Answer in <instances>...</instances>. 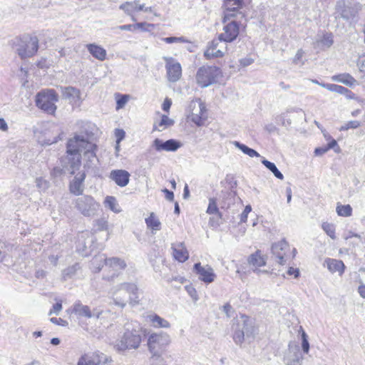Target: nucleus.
Masks as SVG:
<instances>
[{"mask_svg": "<svg viewBox=\"0 0 365 365\" xmlns=\"http://www.w3.org/2000/svg\"><path fill=\"white\" fill-rule=\"evenodd\" d=\"M97 146L88 141L85 136L76 135L70 138L66 145V155L61 158V164L64 172L74 175L81 165L83 156V168L88 172H95L97 169L98 159L96 156Z\"/></svg>", "mask_w": 365, "mask_h": 365, "instance_id": "obj_1", "label": "nucleus"}, {"mask_svg": "<svg viewBox=\"0 0 365 365\" xmlns=\"http://www.w3.org/2000/svg\"><path fill=\"white\" fill-rule=\"evenodd\" d=\"M118 337L113 342L114 349L118 352H125L138 349L142 342L143 334L146 329L135 321H128L122 327L118 326Z\"/></svg>", "mask_w": 365, "mask_h": 365, "instance_id": "obj_2", "label": "nucleus"}, {"mask_svg": "<svg viewBox=\"0 0 365 365\" xmlns=\"http://www.w3.org/2000/svg\"><path fill=\"white\" fill-rule=\"evenodd\" d=\"M138 287L132 282H123L113 287L109 292L113 304L122 309L128 303L134 306L138 304Z\"/></svg>", "mask_w": 365, "mask_h": 365, "instance_id": "obj_3", "label": "nucleus"}, {"mask_svg": "<svg viewBox=\"0 0 365 365\" xmlns=\"http://www.w3.org/2000/svg\"><path fill=\"white\" fill-rule=\"evenodd\" d=\"M233 321V340L237 345H241L245 339L254 337L256 329L253 319L246 315H241Z\"/></svg>", "mask_w": 365, "mask_h": 365, "instance_id": "obj_4", "label": "nucleus"}, {"mask_svg": "<svg viewBox=\"0 0 365 365\" xmlns=\"http://www.w3.org/2000/svg\"><path fill=\"white\" fill-rule=\"evenodd\" d=\"M170 335L164 331L151 333L147 341L148 349L151 354V359H158L170 344Z\"/></svg>", "mask_w": 365, "mask_h": 365, "instance_id": "obj_5", "label": "nucleus"}, {"mask_svg": "<svg viewBox=\"0 0 365 365\" xmlns=\"http://www.w3.org/2000/svg\"><path fill=\"white\" fill-rule=\"evenodd\" d=\"M58 101V96L53 89L43 90L36 96V106L48 114H54L57 106L56 103Z\"/></svg>", "mask_w": 365, "mask_h": 365, "instance_id": "obj_6", "label": "nucleus"}, {"mask_svg": "<svg viewBox=\"0 0 365 365\" xmlns=\"http://www.w3.org/2000/svg\"><path fill=\"white\" fill-rule=\"evenodd\" d=\"M220 75L219 68L214 66H203L196 73L197 83L202 88H206L217 82Z\"/></svg>", "mask_w": 365, "mask_h": 365, "instance_id": "obj_7", "label": "nucleus"}, {"mask_svg": "<svg viewBox=\"0 0 365 365\" xmlns=\"http://www.w3.org/2000/svg\"><path fill=\"white\" fill-rule=\"evenodd\" d=\"M75 207L85 217L96 215L100 204L91 195H82L75 201Z\"/></svg>", "mask_w": 365, "mask_h": 365, "instance_id": "obj_8", "label": "nucleus"}, {"mask_svg": "<svg viewBox=\"0 0 365 365\" xmlns=\"http://www.w3.org/2000/svg\"><path fill=\"white\" fill-rule=\"evenodd\" d=\"M38 49V40L36 36L29 37L28 39H17L16 53L21 58L33 56Z\"/></svg>", "mask_w": 365, "mask_h": 365, "instance_id": "obj_9", "label": "nucleus"}, {"mask_svg": "<svg viewBox=\"0 0 365 365\" xmlns=\"http://www.w3.org/2000/svg\"><path fill=\"white\" fill-rule=\"evenodd\" d=\"M205 111V106L200 99L192 100L187 108V119L200 126L203 123L202 115Z\"/></svg>", "mask_w": 365, "mask_h": 365, "instance_id": "obj_10", "label": "nucleus"}, {"mask_svg": "<svg viewBox=\"0 0 365 365\" xmlns=\"http://www.w3.org/2000/svg\"><path fill=\"white\" fill-rule=\"evenodd\" d=\"M361 6L356 2H345L344 0H339L336 4V11L341 16L346 20L354 18L361 9Z\"/></svg>", "mask_w": 365, "mask_h": 365, "instance_id": "obj_11", "label": "nucleus"}, {"mask_svg": "<svg viewBox=\"0 0 365 365\" xmlns=\"http://www.w3.org/2000/svg\"><path fill=\"white\" fill-rule=\"evenodd\" d=\"M111 361L110 356L101 352H95L91 355L86 354L81 356L78 361V365H106Z\"/></svg>", "mask_w": 365, "mask_h": 365, "instance_id": "obj_12", "label": "nucleus"}, {"mask_svg": "<svg viewBox=\"0 0 365 365\" xmlns=\"http://www.w3.org/2000/svg\"><path fill=\"white\" fill-rule=\"evenodd\" d=\"M266 262L267 257L262 254L260 250H257L247 258L248 264L252 267L253 272L256 273L257 275L269 274V271L259 269V267L264 266Z\"/></svg>", "mask_w": 365, "mask_h": 365, "instance_id": "obj_13", "label": "nucleus"}, {"mask_svg": "<svg viewBox=\"0 0 365 365\" xmlns=\"http://www.w3.org/2000/svg\"><path fill=\"white\" fill-rule=\"evenodd\" d=\"M223 42L222 40H220V38L213 39L208 45L206 51L204 53V56L207 59H211L214 58H220L224 56L226 51L227 46H220V43Z\"/></svg>", "mask_w": 365, "mask_h": 365, "instance_id": "obj_14", "label": "nucleus"}, {"mask_svg": "<svg viewBox=\"0 0 365 365\" xmlns=\"http://www.w3.org/2000/svg\"><path fill=\"white\" fill-rule=\"evenodd\" d=\"M289 250V245L287 241L282 240L272 245V253L278 259L277 262L284 265L287 262V254Z\"/></svg>", "mask_w": 365, "mask_h": 365, "instance_id": "obj_15", "label": "nucleus"}, {"mask_svg": "<svg viewBox=\"0 0 365 365\" xmlns=\"http://www.w3.org/2000/svg\"><path fill=\"white\" fill-rule=\"evenodd\" d=\"M224 32L219 35L220 40L225 43H231L235 41L240 33L238 24L235 21H232L223 27Z\"/></svg>", "mask_w": 365, "mask_h": 365, "instance_id": "obj_16", "label": "nucleus"}, {"mask_svg": "<svg viewBox=\"0 0 365 365\" xmlns=\"http://www.w3.org/2000/svg\"><path fill=\"white\" fill-rule=\"evenodd\" d=\"M244 5V0H224L223 7L225 11L223 22L225 23L226 20L235 17L239 9H242Z\"/></svg>", "mask_w": 365, "mask_h": 365, "instance_id": "obj_17", "label": "nucleus"}, {"mask_svg": "<svg viewBox=\"0 0 365 365\" xmlns=\"http://www.w3.org/2000/svg\"><path fill=\"white\" fill-rule=\"evenodd\" d=\"M194 270L198 275V278L205 283H211L216 277L213 269L209 265L203 267L200 262L195 263L194 264Z\"/></svg>", "mask_w": 365, "mask_h": 365, "instance_id": "obj_18", "label": "nucleus"}, {"mask_svg": "<svg viewBox=\"0 0 365 365\" xmlns=\"http://www.w3.org/2000/svg\"><path fill=\"white\" fill-rule=\"evenodd\" d=\"M62 97L63 99L68 101L73 107H79L81 103L80 91L73 87L61 88Z\"/></svg>", "mask_w": 365, "mask_h": 365, "instance_id": "obj_19", "label": "nucleus"}, {"mask_svg": "<svg viewBox=\"0 0 365 365\" xmlns=\"http://www.w3.org/2000/svg\"><path fill=\"white\" fill-rule=\"evenodd\" d=\"M153 145L157 151H176L180 148L181 144L176 140L170 139L166 141H163L159 138L154 140Z\"/></svg>", "mask_w": 365, "mask_h": 365, "instance_id": "obj_20", "label": "nucleus"}, {"mask_svg": "<svg viewBox=\"0 0 365 365\" xmlns=\"http://www.w3.org/2000/svg\"><path fill=\"white\" fill-rule=\"evenodd\" d=\"M85 171L79 172L70 182L69 190L75 195H81L84 190Z\"/></svg>", "mask_w": 365, "mask_h": 365, "instance_id": "obj_21", "label": "nucleus"}, {"mask_svg": "<svg viewBox=\"0 0 365 365\" xmlns=\"http://www.w3.org/2000/svg\"><path fill=\"white\" fill-rule=\"evenodd\" d=\"M167 76L170 82L178 81L182 76V68L179 63L170 60L166 63Z\"/></svg>", "mask_w": 365, "mask_h": 365, "instance_id": "obj_22", "label": "nucleus"}, {"mask_svg": "<svg viewBox=\"0 0 365 365\" xmlns=\"http://www.w3.org/2000/svg\"><path fill=\"white\" fill-rule=\"evenodd\" d=\"M73 312L78 316L81 317L91 318L96 317L98 319L101 314V312H92L87 305H83L80 302H76L73 307Z\"/></svg>", "mask_w": 365, "mask_h": 365, "instance_id": "obj_23", "label": "nucleus"}, {"mask_svg": "<svg viewBox=\"0 0 365 365\" xmlns=\"http://www.w3.org/2000/svg\"><path fill=\"white\" fill-rule=\"evenodd\" d=\"M334 43V37L331 33H325L322 35H317V39L314 43V47L322 51L329 48Z\"/></svg>", "mask_w": 365, "mask_h": 365, "instance_id": "obj_24", "label": "nucleus"}, {"mask_svg": "<svg viewBox=\"0 0 365 365\" xmlns=\"http://www.w3.org/2000/svg\"><path fill=\"white\" fill-rule=\"evenodd\" d=\"M110 178L120 187L126 186L130 180V173L124 170H114L110 173Z\"/></svg>", "mask_w": 365, "mask_h": 365, "instance_id": "obj_25", "label": "nucleus"}, {"mask_svg": "<svg viewBox=\"0 0 365 365\" xmlns=\"http://www.w3.org/2000/svg\"><path fill=\"white\" fill-rule=\"evenodd\" d=\"M173 255L174 258L180 262H185L189 254L183 242H177L172 245Z\"/></svg>", "mask_w": 365, "mask_h": 365, "instance_id": "obj_26", "label": "nucleus"}, {"mask_svg": "<svg viewBox=\"0 0 365 365\" xmlns=\"http://www.w3.org/2000/svg\"><path fill=\"white\" fill-rule=\"evenodd\" d=\"M289 354L286 357V364L287 365H301L303 357L299 346L289 345Z\"/></svg>", "mask_w": 365, "mask_h": 365, "instance_id": "obj_27", "label": "nucleus"}, {"mask_svg": "<svg viewBox=\"0 0 365 365\" xmlns=\"http://www.w3.org/2000/svg\"><path fill=\"white\" fill-rule=\"evenodd\" d=\"M325 263L331 273L338 272L339 275L344 273L345 266L341 260L328 258L325 260Z\"/></svg>", "mask_w": 365, "mask_h": 365, "instance_id": "obj_28", "label": "nucleus"}, {"mask_svg": "<svg viewBox=\"0 0 365 365\" xmlns=\"http://www.w3.org/2000/svg\"><path fill=\"white\" fill-rule=\"evenodd\" d=\"M89 53L96 59L104 61L106 58V51L101 46L95 43H89L86 45Z\"/></svg>", "mask_w": 365, "mask_h": 365, "instance_id": "obj_29", "label": "nucleus"}, {"mask_svg": "<svg viewBox=\"0 0 365 365\" xmlns=\"http://www.w3.org/2000/svg\"><path fill=\"white\" fill-rule=\"evenodd\" d=\"M119 8L128 15L132 16V14L135 11H143L144 9V4H139L138 1H127L122 4Z\"/></svg>", "mask_w": 365, "mask_h": 365, "instance_id": "obj_30", "label": "nucleus"}, {"mask_svg": "<svg viewBox=\"0 0 365 365\" xmlns=\"http://www.w3.org/2000/svg\"><path fill=\"white\" fill-rule=\"evenodd\" d=\"M149 321L151 322L152 325L155 328H165L168 329L170 327V322L160 317L156 314H150L148 316Z\"/></svg>", "mask_w": 365, "mask_h": 365, "instance_id": "obj_31", "label": "nucleus"}, {"mask_svg": "<svg viewBox=\"0 0 365 365\" xmlns=\"http://www.w3.org/2000/svg\"><path fill=\"white\" fill-rule=\"evenodd\" d=\"M106 265L113 269L115 271L121 270L125 268V261L118 257L106 258Z\"/></svg>", "mask_w": 365, "mask_h": 365, "instance_id": "obj_32", "label": "nucleus"}, {"mask_svg": "<svg viewBox=\"0 0 365 365\" xmlns=\"http://www.w3.org/2000/svg\"><path fill=\"white\" fill-rule=\"evenodd\" d=\"M106 257L104 255H96L91 262V269L94 272L101 271L103 265H106Z\"/></svg>", "mask_w": 365, "mask_h": 365, "instance_id": "obj_33", "label": "nucleus"}, {"mask_svg": "<svg viewBox=\"0 0 365 365\" xmlns=\"http://www.w3.org/2000/svg\"><path fill=\"white\" fill-rule=\"evenodd\" d=\"M332 80L341 83H344L349 86H352L356 82V81L349 73H342L332 76Z\"/></svg>", "mask_w": 365, "mask_h": 365, "instance_id": "obj_34", "label": "nucleus"}, {"mask_svg": "<svg viewBox=\"0 0 365 365\" xmlns=\"http://www.w3.org/2000/svg\"><path fill=\"white\" fill-rule=\"evenodd\" d=\"M232 144L238 149H240L243 153L247 155L248 156L251 158L254 157H260V155L259 153H257L256 150H255L252 148H249L248 146L238 142V141H233Z\"/></svg>", "mask_w": 365, "mask_h": 365, "instance_id": "obj_35", "label": "nucleus"}, {"mask_svg": "<svg viewBox=\"0 0 365 365\" xmlns=\"http://www.w3.org/2000/svg\"><path fill=\"white\" fill-rule=\"evenodd\" d=\"M262 163L272 173L273 175L278 179L279 180H283L284 179V175H282V173L278 170V168H277V166L275 165V164L274 163H272L267 160H266L265 158H263L262 160Z\"/></svg>", "mask_w": 365, "mask_h": 365, "instance_id": "obj_36", "label": "nucleus"}, {"mask_svg": "<svg viewBox=\"0 0 365 365\" xmlns=\"http://www.w3.org/2000/svg\"><path fill=\"white\" fill-rule=\"evenodd\" d=\"M174 124V120L170 118L168 116L165 115H163L160 120L155 125V129H157L159 131H162L165 128L173 125Z\"/></svg>", "mask_w": 365, "mask_h": 365, "instance_id": "obj_37", "label": "nucleus"}, {"mask_svg": "<svg viewBox=\"0 0 365 365\" xmlns=\"http://www.w3.org/2000/svg\"><path fill=\"white\" fill-rule=\"evenodd\" d=\"M336 212L339 216L350 217L352 215V207L350 205H341L337 203Z\"/></svg>", "mask_w": 365, "mask_h": 365, "instance_id": "obj_38", "label": "nucleus"}, {"mask_svg": "<svg viewBox=\"0 0 365 365\" xmlns=\"http://www.w3.org/2000/svg\"><path fill=\"white\" fill-rule=\"evenodd\" d=\"M79 269V264L76 263L73 265L70 266L68 268L63 269L62 272V276L63 279L67 280L68 279H71L73 277H74Z\"/></svg>", "mask_w": 365, "mask_h": 365, "instance_id": "obj_39", "label": "nucleus"}, {"mask_svg": "<svg viewBox=\"0 0 365 365\" xmlns=\"http://www.w3.org/2000/svg\"><path fill=\"white\" fill-rule=\"evenodd\" d=\"M105 206L108 207L114 212H120V209L118 206L116 199L113 196H108L105 200Z\"/></svg>", "mask_w": 365, "mask_h": 365, "instance_id": "obj_40", "label": "nucleus"}, {"mask_svg": "<svg viewBox=\"0 0 365 365\" xmlns=\"http://www.w3.org/2000/svg\"><path fill=\"white\" fill-rule=\"evenodd\" d=\"M331 88V92H334L339 94L341 95H346L347 98H354V93H351L349 89L346 88L336 85L333 84L332 86H329Z\"/></svg>", "mask_w": 365, "mask_h": 365, "instance_id": "obj_41", "label": "nucleus"}, {"mask_svg": "<svg viewBox=\"0 0 365 365\" xmlns=\"http://www.w3.org/2000/svg\"><path fill=\"white\" fill-rule=\"evenodd\" d=\"M145 222L147 226L153 230H159L160 229V222L153 213H151L150 217L145 219Z\"/></svg>", "mask_w": 365, "mask_h": 365, "instance_id": "obj_42", "label": "nucleus"}, {"mask_svg": "<svg viewBox=\"0 0 365 365\" xmlns=\"http://www.w3.org/2000/svg\"><path fill=\"white\" fill-rule=\"evenodd\" d=\"M322 227L328 236L333 240L336 239L335 226L333 224L327 222H323Z\"/></svg>", "mask_w": 365, "mask_h": 365, "instance_id": "obj_43", "label": "nucleus"}, {"mask_svg": "<svg viewBox=\"0 0 365 365\" xmlns=\"http://www.w3.org/2000/svg\"><path fill=\"white\" fill-rule=\"evenodd\" d=\"M36 187L41 191H46L48 189L50 186V183L48 180L43 179V178H38L36 179Z\"/></svg>", "mask_w": 365, "mask_h": 365, "instance_id": "obj_44", "label": "nucleus"}, {"mask_svg": "<svg viewBox=\"0 0 365 365\" xmlns=\"http://www.w3.org/2000/svg\"><path fill=\"white\" fill-rule=\"evenodd\" d=\"M207 212L208 214H216L219 213V210L217 205V202L215 198L209 199V205L207 209Z\"/></svg>", "mask_w": 365, "mask_h": 365, "instance_id": "obj_45", "label": "nucleus"}, {"mask_svg": "<svg viewBox=\"0 0 365 365\" xmlns=\"http://www.w3.org/2000/svg\"><path fill=\"white\" fill-rule=\"evenodd\" d=\"M95 227L98 231H103L108 229V221L104 218H100L95 221Z\"/></svg>", "mask_w": 365, "mask_h": 365, "instance_id": "obj_46", "label": "nucleus"}, {"mask_svg": "<svg viewBox=\"0 0 365 365\" xmlns=\"http://www.w3.org/2000/svg\"><path fill=\"white\" fill-rule=\"evenodd\" d=\"M361 125V123L358 120H351L345 123L344 125H342L339 130H347L349 128H357Z\"/></svg>", "mask_w": 365, "mask_h": 365, "instance_id": "obj_47", "label": "nucleus"}, {"mask_svg": "<svg viewBox=\"0 0 365 365\" xmlns=\"http://www.w3.org/2000/svg\"><path fill=\"white\" fill-rule=\"evenodd\" d=\"M307 338H308V336H307V334L304 332V331L302 330V348L303 351L305 354H308L309 350V343L308 341V339Z\"/></svg>", "mask_w": 365, "mask_h": 365, "instance_id": "obj_48", "label": "nucleus"}, {"mask_svg": "<svg viewBox=\"0 0 365 365\" xmlns=\"http://www.w3.org/2000/svg\"><path fill=\"white\" fill-rule=\"evenodd\" d=\"M304 54V51L302 49H299L297 51L295 56L293 58V63L294 64H301V66L304 64V62L302 61V57Z\"/></svg>", "mask_w": 365, "mask_h": 365, "instance_id": "obj_49", "label": "nucleus"}, {"mask_svg": "<svg viewBox=\"0 0 365 365\" xmlns=\"http://www.w3.org/2000/svg\"><path fill=\"white\" fill-rule=\"evenodd\" d=\"M128 101V96L123 95L116 101V109L119 110L125 106Z\"/></svg>", "mask_w": 365, "mask_h": 365, "instance_id": "obj_50", "label": "nucleus"}, {"mask_svg": "<svg viewBox=\"0 0 365 365\" xmlns=\"http://www.w3.org/2000/svg\"><path fill=\"white\" fill-rule=\"evenodd\" d=\"M163 41L167 43H173L185 42V40L183 37H166L163 38Z\"/></svg>", "mask_w": 365, "mask_h": 365, "instance_id": "obj_51", "label": "nucleus"}, {"mask_svg": "<svg viewBox=\"0 0 365 365\" xmlns=\"http://www.w3.org/2000/svg\"><path fill=\"white\" fill-rule=\"evenodd\" d=\"M252 207L250 205H247L244 209V211L240 215V222H245L247 220V215L251 212Z\"/></svg>", "mask_w": 365, "mask_h": 365, "instance_id": "obj_52", "label": "nucleus"}, {"mask_svg": "<svg viewBox=\"0 0 365 365\" xmlns=\"http://www.w3.org/2000/svg\"><path fill=\"white\" fill-rule=\"evenodd\" d=\"M186 290L194 301L196 302L198 300V296L195 288L190 286H187Z\"/></svg>", "mask_w": 365, "mask_h": 365, "instance_id": "obj_53", "label": "nucleus"}, {"mask_svg": "<svg viewBox=\"0 0 365 365\" xmlns=\"http://www.w3.org/2000/svg\"><path fill=\"white\" fill-rule=\"evenodd\" d=\"M61 309H62L61 302H57L53 304V306L52 309L50 310L48 314L51 315L53 314H55L58 315L59 314L60 311L61 310Z\"/></svg>", "mask_w": 365, "mask_h": 365, "instance_id": "obj_54", "label": "nucleus"}, {"mask_svg": "<svg viewBox=\"0 0 365 365\" xmlns=\"http://www.w3.org/2000/svg\"><path fill=\"white\" fill-rule=\"evenodd\" d=\"M357 64L359 68L360 72L364 73L365 74V55L359 58Z\"/></svg>", "mask_w": 365, "mask_h": 365, "instance_id": "obj_55", "label": "nucleus"}, {"mask_svg": "<svg viewBox=\"0 0 365 365\" xmlns=\"http://www.w3.org/2000/svg\"><path fill=\"white\" fill-rule=\"evenodd\" d=\"M326 147L327 148L328 150L330 149H335V151L338 152V150H339V147L338 146V144L334 139H332Z\"/></svg>", "mask_w": 365, "mask_h": 365, "instance_id": "obj_56", "label": "nucleus"}, {"mask_svg": "<svg viewBox=\"0 0 365 365\" xmlns=\"http://www.w3.org/2000/svg\"><path fill=\"white\" fill-rule=\"evenodd\" d=\"M152 26L151 24H147L146 22H140L134 24V29H140L142 31H146V26Z\"/></svg>", "mask_w": 365, "mask_h": 365, "instance_id": "obj_57", "label": "nucleus"}, {"mask_svg": "<svg viewBox=\"0 0 365 365\" xmlns=\"http://www.w3.org/2000/svg\"><path fill=\"white\" fill-rule=\"evenodd\" d=\"M171 105H172L171 100L166 98L162 105V108L164 111L168 112L170 108Z\"/></svg>", "mask_w": 365, "mask_h": 365, "instance_id": "obj_58", "label": "nucleus"}, {"mask_svg": "<svg viewBox=\"0 0 365 365\" xmlns=\"http://www.w3.org/2000/svg\"><path fill=\"white\" fill-rule=\"evenodd\" d=\"M254 62V60L251 58H244L240 60V63L243 66H247L252 64Z\"/></svg>", "mask_w": 365, "mask_h": 365, "instance_id": "obj_59", "label": "nucleus"}, {"mask_svg": "<svg viewBox=\"0 0 365 365\" xmlns=\"http://www.w3.org/2000/svg\"><path fill=\"white\" fill-rule=\"evenodd\" d=\"M115 135L117 137V143H119L120 140L123 139L125 136V132L123 130L116 129Z\"/></svg>", "mask_w": 365, "mask_h": 365, "instance_id": "obj_60", "label": "nucleus"}, {"mask_svg": "<svg viewBox=\"0 0 365 365\" xmlns=\"http://www.w3.org/2000/svg\"><path fill=\"white\" fill-rule=\"evenodd\" d=\"M50 321L53 324H58V325L64 326L66 324V322L65 320L62 319L61 318L52 317L50 319Z\"/></svg>", "mask_w": 365, "mask_h": 365, "instance_id": "obj_61", "label": "nucleus"}, {"mask_svg": "<svg viewBox=\"0 0 365 365\" xmlns=\"http://www.w3.org/2000/svg\"><path fill=\"white\" fill-rule=\"evenodd\" d=\"M287 274L289 275H294V278H297L299 275V271L298 269L289 267V269L287 270Z\"/></svg>", "mask_w": 365, "mask_h": 365, "instance_id": "obj_62", "label": "nucleus"}, {"mask_svg": "<svg viewBox=\"0 0 365 365\" xmlns=\"http://www.w3.org/2000/svg\"><path fill=\"white\" fill-rule=\"evenodd\" d=\"M264 129L269 133H274V132H275L277 130V127L274 124H272V123H269V124L266 125L265 127H264Z\"/></svg>", "mask_w": 365, "mask_h": 365, "instance_id": "obj_63", "label": "nucleus"}, {"mask_svg": "<svg viewBox=\"0 0 365 365\" xmlns=\"http://www.w3.org/2000/svg\"><path fill=\"white\" fill-rule=\"evenodd\" d=\"M163 192L165 193V198L168 200L173 201L174 200V193L172 191L165 188Z\"/></svg>", "mask_w": 365, "mask_h": 365, "instance_id": "obj_64", "label": "nucleus"}]
</instances>
